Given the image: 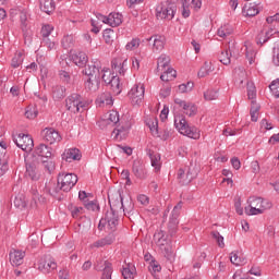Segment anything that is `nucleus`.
Segmentation results:
<instances>
[{
	"instance_id": "obj_4",
	"label": "nucleus",
	"mask_w": 279,
	"mask_h": 279,
	"mask_svg": "<svg viewBox=\"0 0 279 279\" xmlns=\"http://www.w3.org/2000/svg\"><path fill=\"white\" fill-rule=\"evenodd\" d=\"M174 125L178 128L180 134H183V136H187L189 138H193L194 141H197L201 136L199 130L195 126H190L189 122H186V118L179 116L174 118Z\"/></svg>"
},
{
	"instance_id": "obj_52",
	"label": "nucleus",
	"mask_w": 279,
	"mask_h": 279,
	"mask_svg": "<svg viewBox=\"0 0 279 279\" xmlns=\"http://www.w3.org/2000/svg\"><path fill=\"white\" fill-rule=\"evenodd\" d=\"M269 88L274 97H276V99H279V80L272 81L269 85Z\"/></svg>"
},
{
	"instance_id": "obj_1",
	"label": "nucleus",
	"mask_w": 279,
	"mask_h": 279,
	"mask_svg": "<svg viewBox=\"0 0 279 279\" xmlns=\"http://www.w3.org/2000/svg\"><path fill=\"white\" fill-rule=\"evenodd\" d=\"M119 226V211L114 209H109L105 217L100 219L98 223V230H104V228H107V230L110 231V233L94 242L90 247H106V245H112L114 243L116 236L114 233L117 231V227Z\"/></svg>"
},
{
	"instance_id": "obj_6",
	"label": "nucleus",
	"mask_w": 279,
	"mask_h": 279,
	"mask_svg": "<svg viewBox=\"0 0 279 279\" xmlns=\"http://www.w3.org/2000/svg\"><path fill=\"white\" fill-rule=\"evenodd\" d=\"M175 16V5L169 1L161 2L156 8V17L160 21H172Z\"/></svg>"
},
{
	"instance_id": "obj_18",
	"label": "nucleus",
	"mask_w": 279,
	"mask_h": 279,
	"mask_svg": "<svg viewBox=\"0 0 279 279\" xmlns=\"http://www.w3.org/2000/svg\"><path fill=\"white\" fill-rule=\"evenodd\" d=\"M262 10L260 1L254 2V3H247L244 5L242 10V14L244 16H256V14H259Z\"/></svg>"
},
{
	"instance_id": "obj_11",
	"label": "nucleus",
	"mask_w": 279,
	"mask_h": 279,
	"mask_svg": "<svg viewBox=\"0 0 279 279\" xmlns=\"http://www.w3.org/2000/svg\"><path fill=\"white\" fill-rule=\"evenodd\" d=\"M37 268L43 274H50V271H53V269L58 268V264L56 263V259H53V257H51L50 255H45L38 260Z\"/></svg>"
},
{
	"instance_id": "obj_48",
	"label": "nucleus",
	"mask_w": 279,
	"mask_h": 279,
	"mask_svg": "<svg viewBox=\"0 0 279 279\" xmlns=\"http://www.w3.org/2000/svg\"><path fill=\"white\" fill-rule=\"evenodd\" d=\"M211 236L217 241L218 247H221V248L226 247V243L223 242V235H221L219 231H213Z\"/></svg>"
},
{
	"instance_id": "obj_13",
	"label": "nucleus",
	"mask_w": 279,
	"mask_h": 279,
	"mask_svg": "<svg viewBox=\"0 0 279 279\" xmlns=\"http://www.w3.org/2000/svg\"><path fill=\"white\" fill-rule=\"evenodd\" d=\"M132 173L138 180H145L147 178V169L145 168V163L141 159H135L132 166Z\"/></svg>"
},
{
	"instance_id": "obj_36",
	"label": "nucleus",
	"mask_w": 279,
	"mask_h": 279,
	"mask_svg": "<svg viewBox=\"0 0 279 279\" xmlns=\"http://www.w3.org/2000/svg\"><path fill=\"white\" fill-rule=\"evenodd\" d=\"M41 165L45 171H47L49 174L56 171V162L53 161V159H51V157L46 160H41Z\"/></svg>"
},
{
	"instance_id": "obj_39",
	"label": "nucleus",
	"mask_w": 279,
	"mask_h": 279,
	"mask_svg": "<svg viewBox=\"0 0 279 279\" xmlns=\"http://www.w3.org/2000/svg\"><path fill=\"white\" fill-rule=\"evenodd\" d=\"M61 45L63 49H73L75 45V39L73 38V35L64 36L61 40Z\"/></svg>"
},
{
	"instance_id": "obj_54",
	"label": "nucleus",
	"mask_w": 279,
	"mask_h": 279,
	"mask_svg": "<svg viewBox=\"0 0 279 279\" xmlns=\"http://www.w3.org/2000/svg\"><path fill=\"white\" fill-rule=\"evenodd\" d=\"M260 110V107H258L257 105H253L251 107V121H253L254 123H256V121H258V111Z\"/></svg>"
},
{
	"instance_id": "obj_60",
	"label": "nucleus",
	"mask_w": 279,
	"mask_h": 279,
	"mask_svg": "<svg viewBox=\"0 0 279 279\" xmlns=\"http://www.w3.org/2000/svg\"><path fill=\"white\" fill-rule=\"evenodd\" d=\"M171 134H173V130L165 129L158 136L161 141H169V138H171Z\"/></svg>"
},
{
	"instance_id": "obj_41",
	"label": "nucleus",
	"mask_w": 279,
	"mask_h": 279,
	"mask_svg": "<svg viewBox=\"0 0 279 279\" xmlns=\"http://www.w3.org/2000/svg\"><path fill=\"white\" fill-rule=\"evenodd\" d=\"M121 62H123V59L121 58H116L111 61V66L112 70L116 73H119L120 75H123V66L121 65Z\"/></svg>"
},
{
	"instance_id": "obj_15",
	"label": "nucleus",
	"mask_w": 279,
	"mask_h": 279,
	"mask_svg": "<svg viewBox=\"0 0 279 279\" xmlns=\"http://www.w3.org/2000/svg\"><path fill=\"white\" fill-rule=\"evenodd\" d=\"M31 206L32 208H38L41 204L47 203V198L43 196V194L38 193V189L36 186H32L31 189Z\"/></svg>"
},
{
	"instance_id": "obj_5",
	"label": "nucleus",
	"mask_w": 279,
	"mask_h": 279,
	"mask_svg": "<svg viewBox=\"0 0 279 279\" xmlns=\"http://www.w3.org/2000/svg\"><path fill=\"white\" fill-rule=\"evenodd\" d=\"M65 108L69 112H73V114H77L80 112H84L86 108H88V102L84 100L82 95L72 94L65 99Z\"/></svg>"
},
{
	"instance_id": "obj_38",
	"label": "nucleus",
	"mask_w": 279,
	"mask_h": 279,
	"mask_svg": "<svg viewBox=\"0 0 279 279\" xmlns=\"http://www.w3.org/2000/svg\"><path fill=\"white\" fill-rule=\"evenodd\" d=\"M230 260L232 265H235L236 267L241 265H245L246 263L245 258L239 255V252H232L230 256Z\"/></svg>"
},
{
	"instance_id": "obj_44",
	"label": "nucleus",
	"mask_w": 279,
	"mask_h": 279,
	"mask_svg": "<svg viewBox=\"0 0 279 279\" xmlns=\"http://www.w3.org/2000/svg\"><path fill=\"white\" fill-rule=\"evenodd\" d=\"M183 110L184 114H186L187 117H195V114H197V107L191 102H187V105L183 107Z\"/></svg>"
},
{
	"instance_id": "obj_24",
	"label": "nucleus",
	"mask_w": 279,
	"mask_h": 279,
	"mask_svg": "<svg viewBox=\"0 0 279 279\" xmlns=\"http://www.w3.org/2000/svg\"><path fill=\"white\" fill-rule=\"evenodd\" d=\"M147 43L153 40V49L156 51H162L165 49V37L160 35H154L146 39Z\"/></svg>"
},
{
	"instance_id": "obj_32",
	"label": "nucleus",
	"mask_w": 279,
	"mask_h": 279,
	"mask_svg": "<svg viewBox=\"0 0 279 279\" xmlns=\"http://www.w3.org/2000/svg\"><path fill=\"white\" fill-rule=\"evenodd\" d=\"M233 32L234 29L232 28V26H230V24H226L218 28L217 36H219V38H228V36H231Z\"/></svg>"
},
{
	"instance_id": "obj_63",
	"label": "nucleus",
	"mask_w": 279,
	"mask_h": 279,
	"mask_svg": "<svg viewBox=\"0 0 279 279\" xmlns=\"http://www.w3.org/2000/svg\"><path fill=\"white\" fill-rule=\"evenodd\" d=\"M20 21L22 29H27V13L22 12L20 14Z\"/></svg>"
},
{
	"instance_id": "obj_49",
	"label": "nucleus",
	"mask_w": 279,
	"mask_h": 279,
	"mask_svg": "<svg viewBox=\"0 0 279 279\" xmlns=\"http://www.w3.org/2000/svg\"><path fill=\"white\" fill-rule=\"evenodd\" d=\"M25 117L26 119H36L38 117V109L36 107H27Z\"/></svg>"
},
{
	"instance_id": "obj_9",
	"label": "nucleus",
	"mask_w": 279,
	"mask_h": 279,
	"mask_svg": "<svg viewBox=\"0 0 279 279\" xmlns=\"http://www.w3.org/2000/svg\"><path fill=\"white\" fill-rule=\"evenodd\" d=\"M13 141L23 151L29 153L34 149V140L25 133H20L13 138Z\"/></svg>"
},
{
	"instance_id": "obj_31",
	"label": "nucleus",
	"mask_w": 279,
	"mask_h": 279,
	"mask_svg": "<svg viewBox=\"0 0 279 279\" xmlns=\"http://www.w3.org/2000/svg\"><path fill=\"white\" fill-rule=\"evenodd\" d=\"M97 104L99 106H112L113 100H112V95L110 93H102L98 98H97Z\"/></svg>"
},
{
	"instance_id": "obj_16",
	"label": "nucleus",
	"mask_w": 279,
	"mask_h": 279,
	"mask_svg": "<svg viewBox=\"0 0 279 279\" xmlns=\"http://www.w3.org/2000/svg\"><path fill=\"white\" fill-rule=\"evenodd\" d=\"M180 210H182V202H179L172 209L168 225L171 230V234H173V232H175V228H178V217H180Z\"/></svg>"
},
{
	"instance_id": "obj_27",
	"label": "nucleus",
	"mask_w": 279,
	"mask_h": 279,
	"mask_svg": "<svg viewBox=\"0 0 279 279\" xmlns=\"http://www.w3.org/2000/svg\"><path fill=\"white\" fill-rule=\"evenodd\" d=\"M147 156L150 158V165L154 167L155 171H159L162 163L160 162V154L154 153V150L148 149Z\"/></svg>"
},
{
	"instance_id": "obj_35",
	"label": "nucleus",
	"mask_w": 279,
	"mask_h": 279,
	"mask_svg": "<svg viewBox=\"0 0 279 279\" xmlns=\"http://www.w3.org/2000/svg\"><path fill=\"white\" fill-rule=\"evenodd\" d=\"M117 37V34L113 29L107 28L104 31L102 38L107 45H112L114 43V38Z\"/></svg>"
},
{
	"instance_id": "obj_7",
	"label": "nucleus",
	"mask_w": 279,
	"mask_h": 279,
	"mask_svg": "<svg viewBox=\"0 0 279 279\" xmlns=\"http://www.w3.org/2000/svg\"><path fill=\"white\" fill-rule=\"evenodd\" d=\"M128 97L133 106H141L145 99V85L135 84L128 93Z\"/></svg>"
},
{
	"instance_id": "obj_3",
	"label": "nucleus",
	"mask_w": 279,
	"mask_h": 279,
	"mask_svg": "<svg viewBox=\"0 0 279 279\" xmlns=\"http://www.w3.org/2000/svg\"><path fill=\"white\" fill-rule=\"evenodd\" d=\"M77 184V177L75 173H64L61 172L57 179V185L54 184L51 189H49V194L52 197H56L60 191L64 193H69Z\"/></svg>"
},
{
	"instance_id": "obj_61",
	"label": "nucleus",
	"mask_w": 279,
	"mask_h": 279,
	"mask_svg": "<svg viewBox=\"0 0 279 279\" xmlns=\"http://www.w3.org/2000/svg\"><path fill=\"white\" fill-rule=\"evenodd\" d=\"M41 45L47 47L49 51H51V49H56V41H51L49 37L43 38Z\"/></svg>"
},
{
	"instance_id": "obj_58",
	"label": "nucleus",
	"mask_w": 279,
	"mask_h": 279,
	"mask_svg": "<svg viewBox=\"0 0 279 279\" xmlns=\"http://www.w3.org/2000/svg\"><path fill=\"white\" fill-rule=\"evenodd\" d=\"M84 206L87 210H99V205L95 201H84Z\"/></svg>"
},
{
	"instance_id": "obj_43",
	"label": "nucleus",
	"mask_w": 279,
	"mask_h": 279,
	"mask_svg": "<svg viewBox=\"0 0 279 279\" xmlns=\"http://www.w3.org/2000/svg\"><path fill=\"white\" fill-rule=\"evenodd\" d=\"M23 64V52H16L11 61V66L13 69H19Z\"/></svg>"
},
{
	"instance_id": "obj_57",
	"label": "nucleus",
	"mask_w": 279,
	"mask_h": 279,
	"mask_svg": "<svg viewBox=\"0 0 279 279\" xmlns=\"http://www.w3.org/2000/svg\"><path fill=\"white\" fill-rule=\"evenodd\" d=\"M51 32H53V26L47 24L41 27V36L43 38H49L51 36Z\"/></svg>"
},
{
	"instance_id": "obj_37",
	"label": "nucleus",
	"mask_w": 279,
	"mask_h": 279,
	"mask_svg": "<svg viewBox=\"0 0 279 279\" xmlns=\"http://www.w3.org/2000/svg\"><path fill=\"white\" fill-rule=\"evenodd\" d=\"M40 10L41 12L49 14L56 10V4H53L51 0H45L44 2H40Z\"/></svg>"
},
{
	"instance_id": "obj_12",
	"label": "nucleus",
	"mask_w": 279,
	"mask_h": 279,
	"mask_svg": "<svg viewBox=\"0 0 279 279\" xmlns=\"http://www.w3.org/2000/svg\"><path fill=\"white\" fill-rule=\"evenodd\" d=\"M41 135L44 141L49 143V145H53V143H60V141H62V136H60V133L53 128L45 129L41 132Z\"/></svg>"
},
{
	"instance_id": "obj_26",
	"label": "nucleus",
	"mask_w": 279,
	"mask_h": 279,
	"mask_svg": "<svg viewBox=\"0 0 279 279\" xmlns=\"http://www.w3.org/2000/svg\"><path fill=\"white\" fill-rule=\"evenodd\" d=\"M154 241H155L156 245H158L159 248H162V247L169 245L168 235H166L165 231H162V230L157 231L154 234Z\"/></svg>"
},
{
	"instance_id": "obj_19",
	"label": "nucleus",
	"mask_w": 279,
	"mask_h": 279,
	"mask_svg": "<svg viewBox=\"0 0 279 279\" xmlns=\"http://www.w3.org/2000/svg\"><path fill=\"white\" fill-rule=\"evenodd\" d=\"M10 257V263L14 267H19L23 265V259L25 258V252L19 251V250H13L9 254Z\"/></svg>"
},
{
	"instance_id": "obj_29",
	"label": "nucleus",
	"mask_w": 279,
	"mask_h": 279,
	"mask_svg": "<svg viewBox=\"0 0 279 279\" xmlns=\"http://www.w3.org/2000/svg\"><path fill=\"white\" fill-rule=\"evenodd\" d=\"M123 23V15L120 13H110L108 15L107 25H110V27H119Z\"/></svg>"
},
{
	"instance_id": "obj_33",
	"label": "nucleus",
	"mask_w": 279,
	"mask_h": 279,
	"mask_svg": "<svg viewBox=\"0 0 279 279\" xmlns=\"http://www.w3.org/2000/svg\"><path fill=\"white\" fill-rule=\"evenodd\" d=\"M5 171H8V156L5 150H0V178L5 175Z\"/></svg>"
},
{
	"instance_id": "obj_62",
	"label": "nucleus",
	"mask_w": 279,
	"mask_h": 279,
	"mask_svg": "<svg viewBox=\"0 0 279 279\" xmlns=\"http://www.w3.org/2000/svg\"><path fill=\"white\" fill-rule=\"evenodd\" d=\"M234 208L238 215H243V207H241V197L234 198Z\"/></svg>"
},
{
	"instance_id": "obj_20",
	"label": "nucleus",
	"mask_w": 279,
	"mask_h": 279,
	"mask_svg": "<svg viewBox=\"0 0 279 279\" xmlns=\"http://www.w3.org/2000/svg\"><path fill=\"white\" fill-rule=\"evenodd\" d=\"M101 80L105 82V84H109L111 86V89L113 93H116V95H121V81L118 76L106 78V74H102Z\"/></svg>"
},
{
	"instance_id": "obj_2",
	"label": "nucleus",
	"mask_w": 279,
	"mask_h": 279,
	"mask_svg": "<svg viewBox=\"0 0 279 279\" xmlns=\"http://www.w3.org/2000/svg\"><path fill=\"white\" fill-rule=\"evenodd\" d=\"M83 74L86 75L88 78L85 82L86 90L89 93H97L99 90V86L101 84V70L99 64H89L83 70Z\"/></svg>"
},
{
	"instance_id": "obj_40",
	"label": "nucleus",
	"mask_w": 279,
	"mask_h": 279,
	"mask_svg": "<svg viewBox=\"0 0 279 279\" xmlns=\"http://www.w3.org/2000/svg\"><path fill=\"white\" fill-rule=\"evenodd\" d=\"M161 252L167 258V260H174L175 255L173 254V248L171 247V244H167L166 246H161Z\"/></svg>"
},
{
	"instance_id": "obj_64",
	"label": "nucleus",
	"mask_w": 279,
	"mask_h": 279,
	"mask_svg": "<svg viewBox=\"0 0 279 279\" xmlns=\"http://www.w3.org/2000/svg\"><path fill=\"white\" fill-rule=\"evenodd\" d=\"M272 63L279 66V48H274Z\"/></svg>"
},
{
	"instance_id": "obj_17",
	"label": "nucleus",
	"mask_w": 279,
	"mask_h": 279,
	"mask_svg": "<svg viewBox=\"0 0 279 279\" xmlns=\"http://www.w3.org/2000/svg\"><path fill=\"white\" fill-rule=\"evenodd\" d=\"M110 210H117L119 213V208H123L125 210V206L123 205V196L121 193H116L108 195Z\"/></svg>"
},
{
	"instance_id": "obj_56",
	"label": "nucleus",
	"mask_w": 279,
	"mask_h": 279,
	"mask_svg": "<svg viewBox=\"0 0 279 279\" xmlns=\"http://www.w3.org/2000/svg\"><path fill=\"white\" fill-rule=\"evenodd\" d=\"M228 52H229V56L231 57V58H234V60H236V58H239V49L236 48V45H234V44H229V47H228V50H227Z\"/></svg>"
},
{
	"instance_id": "obj_30",
	"label": "nucleus",
	"mask_w": 279,
	"mask_h": 279,
	"mask_svg": "<svg viewBox=\"0 0 279 279\" xmlns=\"http://www.w3.org/2000/svg\"><path fill=\"white\" fill-rule=\"evenodd\" d=\"M177 72L172 68H168L167 70L161 71L160 80L161 82H172L175 80Z\"/></svg>"
},
{
	"instance_id": "obj_28",
	"label": "nucleus",
	"mask_w": 279,
	"mask_h": 279,
	"mask_svg": "<svg viewBox=\"0 0 279 279\" xmlns=\"http://www.w3.org/2000/svg\"><path fill=\"white\" fill-rule=\"evenodd\" d=\"M66 97V87L62 85H56L52 87V98L54 101H61Z\"/></svg>"
},
{
	"instance_id": "obj_14",
	"label": "nucleus",
	"mask_w": 279,
	"mask_h": 279,
	"mask_svg": "<svg viewBox=\"0 0 279 279\" xmlns=\"http://www.w3.org/2000/svg\"><path fill=\"white\" fill-rule=\"evenodd\" d=\"M70 60L74 62L76 66L83 69L88 63V56L84 51H75L70 54Z\"/></svg>"
},
{
	"instance_id": "obj_23",
	"label": "nucleus",
	"mask_w": 279,
	"mask_h": 279,
	"mask_svg": "<svg viewBox=\"0 0 279 279\" xmlns=\"http://www.w3.org/2000/svg\"><path fill=\"white\" fill-rule=\"evenodd\" d=\"M51 147H49L48 145L45 144H39L36 148L34 154L36 156H39L40 158H51V156H53V154L51 153Z\"/></svg>"
},
{
	"instance_id": "obj_34",
	"label": "nucleus",
	"mask_w": 279,
	"mask_h": 279,
	"mask_svg": "<svg viewBox=\"0 0 279 279\" xmlns=\"http://www.w3.org/2000/svg\"><path fill=\"white\" fill-rule=\"evenodd\" d=\"M210 73H213V64L208 61H205L197 75L198 77H206L207 75H210Z\"/></svg>"
},
{
	"instance_id": "obj_45",
	"label": "nucleus",
	"mask_w": 279,
	"mask_h": 279,
	"mask_svg": "<svg viewBox=\"0 0 279 279\" xmlns=\"http://www.w3.org/2000/svg\"><path fill=\"white\" fill-rule=\"evenodd\" d=\"M265 213V209L263 207H254L250 205L248 207H245V214L248 216L252 215H263Z\"/></svg>"
},
{
	"instance_id": "obj_55",
	"label": "nucleus",
	"mask_w": 279,
	"mask_h": 279,
	"mask_svg": "<svg viewBox=\"0 0 279 279\" xmlns=\"http://www.w3.org/2000/svg\"><path fill=\"white\" fill-rule=\"evenodd\" d=\"M22 32L24 36V43L29 47V45H32V31H29V28H23Z\"/></svg>"
},
{
	"instance_id": "obj_25",
	"label": "nucleus",
	"mask_w": 279,
	"mask_h": 279,
	"mask_svg": "<svg viewBox=\"0 0 279 279\" xmlns=\"http://www.w3.org/2000/svg\"><path fill=\"white\" fill-rule=\"evenodd\" d=\"M171 63V58L167 54H161L157 60V72L161 73L162 71H167L171 69L169 65Z\"/></svg>"
},
{
	"instance_id": "obj_47",
	"label": "nucleus",
	"mask_w": 279,
	"mask_h": 279,
	"mask_svg": "<svg viewBox=\"0 0 279 279\" xmlns=\"http://www.w3.org/2000/svg\"><path fill=\"white\" fill-rule=\"evenodd\" d=\"M90 226H93L90 218L86 216L81 217V221L78 223L80 228H83L84 230H90Z\"/></svg>"
},
{
	"instance_id": "obj_21",
	"label": "nucleus",
	"mask_w": 279,
	"mask_h": 279,
	"mask_svg": "<svg viewBox=\"0 0 279 279\" xmlns=\"http://www.w3.org/2000/svg\"><path fill=\"white\" fill-rule=\"evenodd\" d=\"M250 206H253L255 208H264L269 209L271 208V203L269 201H265L262 197L251 196L247 201Z\"/></svg>"
},
{
	"instance_id": "obj_10",
	"label": "nucleus",
	"mask_w": 279,
	"mask_h": 279,
	"mask_svg": "<svg viewBox=\"0 0 279 279\" xmlns=\"http://www.w3.org/2000/svg\"><path fill=\"white\" fill-rule=\"evenodd\" d=\"M25 178L32 180L33 182H37V180H40V170H38V161H36L34 157L32 159H26Z\"/></svg>"
},
{
	"instance_id": "obj_59",
	"label": "nucleus",
	"mask_w": 279,
	"mask_h": 279,
	"mask_svg": "<svg viewBox=\"0 0 279 279\" xmlns=\"http://www.w3.org/2000/svg\"><path fill=\"white\" fill-rule=\"evenodd\" d=\"M122 277L124 279H134V272L132 271V269L130 268V265H128L126 267H124L122 269Z\"/></svg>"
},
{
	"instance_id": "obj_50",
	"label": "nucleus",
	"mask_w": 279,
	"mask_h": 279,
	"mask_svg": "<svg viewBox=\"0 0 279 279\" xmlns=\"http://www.w3.org/2000/svg\"><path fill=\"white\" fill-rule=\"evenodd\" d=\"M231 58H232V57H230V53L228 52V50L222 51V52L219 54V61H220L222 64H225L226 66H228V64H230Z\"/></svg>"
},
{
	"instance_id": "obj_46",
	"label": "nucleus",
	"mask_w": 279,
	"mask_h": 279,
	"mask_svg": "<svg viewBox=\"0 0 279 279\" xmlns=\"http://www.w3.org/2000/svg\"><path fill=\"white\" fill-rule=\"evenodd\" d=\"M101 279H112V264L105 262Z\"/></svg>"
},
{
	"instance_id": "obj_53",
	"label": "nucleus",
	"mask_w": 279,
	"mask_h": 279,
	"mask_svg": "<svg viewBox=\"0 0 279 279\" xmlns=\"http://www.w3.org/2000/svg\"><path fill=\"white\" fill-rule=\"evenodd\" d=\"M107 121L117 125L119 123V112L114 110L110 111L107 116Z\"/></svg>"
},
{
	"instance_id": "obj_22",
	"label": "nucleus",
	"mask_w": 279,
	"mask_h": 279,
	"mask_svg": "<svg viewBox=\"0 0 279 279\" xmlns=\"http://www.w3.org/2000/svg\"><path fill=\"white\" fill-rule=\"evenodd\" d=\"M65 162H73V160H82V153L77 148H70L62 155Z\"/></svg>"
},
{
	"instance_id": "obj_51",
	"label": "nucleus",
	"mask_w": 279,
	"mask_h": 279,
	"mask_svg": "<svg viewBox=\"0 0 279 279\" xmlns=\"http://www.w3.org/2000/svg\"><path fill=\"white\" fill-rule=\"evenodd\" d=\"M13 204L16 208H25V206H27V202H25L24 195L16 196Z\"/></svg>"
},
{
	"instance_id": "obj_8",
	"label": "nucleus",
	"mask_w": 279,
	"mask_h": 279,
	"mask_svg": "<svg viewBox=\"0 0 279 279\" xmlns=\"http://www.w3.org/2000/svg\"><path fill=\"white\" fill-rule=\"evenodd\" d=\"M177 178L179 180V184L185 186L186 184H191L195 178H197V171L195 168H186L185 170L180 168L177 173Z\"/></svg>"
},
{
	"instance_id": "obj_42",
	"label": "nucleus",
	"mask_w": 279,
	"mask_h": 279,
	"mask_svg": "<svg viewBox=\"0 0 279 279\" xmlns=\"http://www.w3.org/2000/svg\"><path fill=\"white\" fill-rule=\"evenodd\" d=\"M219 97V90L217 89H207L204 93V99L206 101H215V99H218Z\"/></svg>"
}]
</instances>
